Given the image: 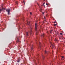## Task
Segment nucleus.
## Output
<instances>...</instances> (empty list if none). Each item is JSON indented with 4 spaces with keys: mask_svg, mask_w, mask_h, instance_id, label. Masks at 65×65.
<instances>
[{
    "mask_svg": "<svg viewBox=\"0 0 65 65\" xmlns=\"http://www.w3.org/2000/svg\"><path fill=\"white\" fill-rule=\"evenodd\" d=\"M37 23H35V29L36 31H37Z\"/></svg>",
    "mask_w": 65,
    "mask_h": 65,
    "instance_id": "nucleus-1",
    "label": "nucleus"
},
{
    "mask_svg": "<svg viewBox=\"0 0 65 65\" xmlns=\"http://www.w3.org/2000/svg\"><path fill=\"white\" fill-rule=\"evenodd\" d=\"M51 45H52V47H53L54 48V47H55V46L54 45V44H53V43H51Z\"/></svg>",
    "mask_w": 65,
    "mask_h": 65,
    "instance_id": "nucleus-2",
    "label": "nucleus"
},
{
    "mask_svg": "<svg viewBox=\"0 0 65 65\" xmlns=\"http://www.w3.org/2000/svg\"><path fill=\"white\" fill-rule=\"evenodd\" d=\"M6 11H7V12H10V10L9 9H7L6 10Z\"/></svg>",
    "mask_w": 65,
    "mask_h": 65,
    "instance_id": "nucleus-3",
    "label": "nucleus"
},
{
    "mask_svg": "<svg viewBox=\"0 0 65 65\" xmlns=\"http://www.w3.org/2000/svg\"><path fill=\"white\" fill-rule=\"evenodd\" d=\"M43 35H44V34H43L41 35L42 37H43Z\"/></svg>",
    "mask_w": 65,
    "mask_h": 65,
    "instance_id": "nucleus-4",
    "label": "nucleus"
},
{
    "mask_svg": "<svg viewBox=\"0 0 65 65\" xmlns=\"http://www.w3.org/2000/svg\"><path fill=\"white\" fill-rule=\"evenodd\" d=\"M33 50V46H31V50Z\"/></svg>",
    "mask_w": 65,
    "mask_h": 65,
    "instance_id": "nucleus-5",
    "label": "nucleus"
},
{
    "mask_svg": "<svg viewBox=\"0 0 65 65\" xmlns=\"http://www.w3.org/2000/svg\"><path fill=\"white\" fill-rule=\"evenodd\" d=\"M1 11H2V9H0V13L1 12Z\"/></svg>",
    "mask_w": 65,
    "mask_h": 65,
    "instance_id": "nucleus-6",
    "label": "nucleus"
},
{
    "mask_svg": "<svg viewBox=\"0 0 65 65\" xmlns=\"http://www.w3.org/2000/svg\"><path fill=\"white\" fill-rule=\"evenodd\" d=\"M26 35L27 36H28V32H26Z\"/></svg>",
    "mask_w": 65,
    "mask_h": 65,
    "instance_id": "nucleus-7",
    "label": "nucleus"
},
{
    "mask_svg": "<svg viewBox=\"0 0 65 65\" xmlns=\"http://www.w3.org/2000/svg\"><path fill=\"white\" fill-rule=\"evenodd\" d=\"M15 3L17 4H18V3L17 2H15Z\"/></svg>",
    "mask_w": 65,
    "mask_h": 65,
    "instance_id": "nucleus-8",
    "label": "nucleus"
},
{
    "mask_svg": "<svg viewBox=\"0 0 65 65\" xmlns=\"http://www.w3.org/2000/svg\"><path fill=\"white\" fill-rule=\"evenodd\" d=\"M46 5H49L48 4H47V3H46Z\"/></svg>",
    "mask_w": 65,
    "mask_h": 65,
    "instance_id": "nucleus-9",
    "label": "nucleus"
},
{
    "mask_svg": "<svg viewBox=\"0 0 65 65\" xmlns=\"http://www.w3.org/2000/svg\"><path fill=\"white\" fill-rule=\"evenodd\" d=\"M62 59H64V57L62 56Z\"/></svg>",
    "mask_w": 65,
    "mask_h": 65,
    "instance_id": "nucleus-10",
    "label": "nucleus"
},
{
    "mask_svg": "<svg viewBox=\"0 0 65 65\" xmlns=\"http://www.w3.org/2000/svg\"><path fill=\"white\" fill-rule=\"evenodd\" d=\"M8 14H9V12H8Z\"/></svg>",
    "mask_w": 65,
    "mask_h": 65,
    "instance_id": "nucleus-11",
    "label": "nucleus"
},
{
    "mask_svg": "<svg viewBox=\"0 0 65 65\" xmlns=\"http://www.w3.org/2000/svg\"><path fill=\"white\" fill-rule=\"evenodd\" d=\"M23 2L24 3V4H25V1H23Z\"/></svg>",
    "mask_w": 65,
    "mask_h": 65,
    "instance_id": "nucleus-12",
    "label": "nucleus"
},
{
    "mask_svg": "<svg viewBox=\"0 0 65 65\" xmlns=\"http://www.w3.org/2000/svg\"><path fill=\"white\" fill-rule=\"evenodd\" d=\"M54 25H55V26H56V25H57V24H54Z\"/></svg>",
    "mask_w": 65,
    "mask_h": 65,
    "instance_id": "nucleus-13",
    "label": "nucleus"
},
{
    "mask_svg": "<svg viewBox=\"0 0 65 65\" xmlns=\"http://www.w3.org/2000/svg\"><path fill=\"white\" fill-rule=\"evenodd\" d=\"M45 54H46V51H45Z\"/></svg>",
    "mask_w": 65,
    "mask_h": 65,
    "instance_id": "nucleus-14",
    "label": "nucleus"
},
{
    "mask_svg": "<svg viewBox=\"0 0 65 65\" xmlns=\"http://www.w3.org/2000/svg\"><path fill=\"white\" fill-rule=\"evenodd\" d=\"M60 34L61 35H62V34H62V33H60Z\"/></svg>",
    "mask_w": 65,
    "mask_h": 65,
    "instance_id": "nucleus-15",
    "label": "nucleus"
},
{
    "mask_svg": "<svg viewBox=\"0 0 65 65\" xmlns=\"http://www.w3.org/2000/svg\"><path fill=\"white\" fill-rule=\"evenodd\" d=\"M30 14H32V13L30 12Z\"/></svg>",
    "mask_w": 65,
    "mask_h": 65,
    "instance_id": "nucleus-16",
    "label": "nucleus"
},
{
    "mask_svg": "<svg viewBox=\"0 0 65 65\" xmlns=\"http://www.w3.org/2000/svg\"><path fill=\"white\" fill-rule=\"evenodd\" d=\"M52 30H51L50 33H52Z\"/></svg>",
    "mask_w": 65,
    "mask_h": 65,
    "instance_id": "nucleus-17",
    "label": "nucleus"
},
{
    "mask_svg": "<svg viewBox=\"0 0 65 65\" xmlns=\"http://www.w3.org/2000/svg\"><path fill=\"white\" fill-rule=\"evenodd\" d=\"M37 35V32L36 33V35Z\"/></svg>",
    "mask_w": 65,
    "mask_h": 65,
    "instance_id": "nucleus-18",
    "label": "nucleus"
},
{
    "mask_svg": "<svg viewBox=\"0 0 65 65\" xmlns=\"http://www.w3.org/2000/svg\"><path fill=\"white\" fill-rule=\"evenodd\" d=\"M44 4H45V3H43V5H44Z\"/></svg>",
    "mask_w": 65,
    "mask_h": 65,
    "instance_id": "nucleus-19",
    "label": "nucleus"
},
{
    "mask_svg": "<svg viewBox=\"0 0 65 65\" xmlns=\"http://www.w3.org/2000/svg\"><path fill=\"white\" fill-rule=\"evenodd\" d=\"M44 12L42 13L43 14H44Z\"/></svg>",
    "mask_w": 65,
    "mask_h": 65,
    "instance_id": "nucleus-20",
    "label": "nucleus"
},
{
    "mask_svg": "<svg viewBox=\"0 0 65 65\" xmlns=\"http://www.w3.org/2000/svg\"><path fill=\"white\" fill-rule=\"evenodd\" d=\"M20 62V61H19V60L18 61V62Z\"/></svg>",
    "mask_w": 65,
    "mask_h": 65,
    "instance_id": "nucleus-21",
    "label": "nucleus"
},
{
    "mask_svg": "<svg viewBox=\"0 0 65 65\" xmlns=\"http://www.w3.org/2000/svg\"><path fill=\"white\" fill-rule=\"evenodd\" d=\"M44 18L45 19V17H44Z\"/></svg>",
    "mask_w": 65,
    "mask_h": 65,
    "instance_id": "nucleus-22",
    "label": "nucleus"
},
{
    "mask_svg": "<svg viewBox=\"0 0 65 65\" xmlns=\"http://www.w3.org/2000/svg\"><path fill=\"white\" fill-rule=\"evenodd\" d=\"M2 9H4V8H3Z\"/></svg>",
    "mask_w": 65,
    "mask_h": 65,
    "instance_id": "nucleus-23",
    "label": "nucleus"
},
{
    "mask_svg": "<svg viewBox=\"0 0 65 65\" xmlns=\"http://www.w3.org/2000/svg\"><path fill=\"white\" fill-rule=\"evenodd\" d=\"M28 25H29V24H28V23H27Z\"/></svg>",
    "mask_w": 65,
    "mask_h": 65,
    "instance_id": "nucleus-24",
    "label": "nucleus"
},
{
    "mask_svg": "<svg viewBox=\"0 0 65 65\" xmlns=\"http://www.w3.org/2000/svg\"><path fill=\"white\" fill-rule=\"evenodd\" d=\"M39 44H40V42H39Z\"/></svg>",
    "mask_w": 65,
    "mask_h": 65,
    "instance_id": "nucleus-25",
    "label": "nucleus"
},
{
    "mask_svg": "<svg viewBox=\"0 0 65 65\" xmlns=\"http://www.w3.org/2000/svg\"><path fill=\"white\" fill-rule=\"evenodd\" d=\"M45 6H44V7H45Z\"/></svg>",
    "mask_w": 65,
    "mask_h": 65,
    "instance_id": "nucleus-26",
    "label": "nucleus"
}]
</instances>
